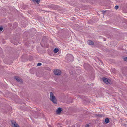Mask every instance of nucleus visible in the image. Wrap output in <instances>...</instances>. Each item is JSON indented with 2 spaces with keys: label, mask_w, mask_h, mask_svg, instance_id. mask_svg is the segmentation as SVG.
<instances>
[{
  "label": "nucleus",
  "mask_w": 127,
  "mask_h": 127,
  "mask_svg": "<svg viewBox=\"0 0 127 127\" xmlns=\"http://www.w3.org/2000/svg\"><path fill=\"white\" fill-rule=\"evenodd\" d=\"M66 59L68 61L72 62L73 60V57L72 55L69 54L67 55L66 57Z\"/></svg>",
  "instance_id": "nucleus-1"
},
{
  "label": "nucleus",
  "mask_w": 127,
  "mask_h": 127,
  "mask_svg": "<svg viewBox=\"0 0 127 127\" xmlns=\"http://www.w3.org/2000/svg\"><path fill=\"white\" fill-rule=\"evenodd\" d=\"M50 99L54 103H56V98L54 95L53 93L52 92H50Z\"/></svg>",
  "instance_id": "nucleus-2"
},
{
  "label": "nucleus",
  "mask_w": 127,
  "mask_h": 127,
  "mask_svg": "<svg viewBox=\"0 0 127 127\" xmlns=\"http://www.w3.org/2000/svg\"><path fill=\"white\" fill-rule=\"evenodd\" d=\"M12 126L13 127H20L18 124L14 121H11Z\"/></svg>",
  "instance_id": "nucleus-3"
},
{
  "label": "nucleus",
  "mask_w": 127,
  "mask_h": 127,
  "mask_svg": "<svg viewBox=\"0 0 127 127\" xmlns=\"http://www.w3.org/2000/svg\"><path fill=\"white\" fill-rule=\"evenodd\" d=\"M54 73L55 74L58 75H60L61 74V72L60 70L58 69L55 70Z\"/></svg>",
  "instance_id": "nucleus-4"
},
{
  "label": "nucleus",
  "mask_w": 127,
  "mask_h": 127,
  "mask_svg": "<svg viewBox=\"0 0 127 127\" xmlns=\"http://www.w3.org/2000/svg\"><path fill=\"white\" fill-rule=\"evenodd\" d=\"M103 80L104 82L106 84H108L110 83L109 80L107 78H103Z\"/></svg>",
  "instance_id": "nucleus-5"
},
{
  "label": "nucleus",
  "mask_w": 127,
  "mask_h": 127,
  "mask_svg": "<svg viewBox=\"0 0 127 127\" xmlns=\"http://www.w3.org/2000/svg\"><path fill=\"white\" fill-rule=\"evenodd\" d=\"M15 78L16 80L18 82H21L22 81V79H20L18 77L15 76Z\"/></svg>",
  "instance_id": "nucleus-6"
},
{
  "label": "nucleus",
  "mask_w": 127,
  "mask_h": 127,
  "mask_svg": "<svg viewBox=\"0 0 127 127\" xmlns=\"http://www.w3.org/2000/svg\"><path fill=\"white\" fill-rule=\"evenodd\" d=\"M62 110V108L60 107H59L58 109L57 110L56 112L57 114H59L61 113Z\"/></svg>",
  "instance_id": "nucleus-7"
},
{
  "label": "nucleus",
  "mask_w": 127,
  "mask_h": 127,
  "mask_svg": "<svg viewBox=\"0 0 127 127\" xmlns=\"http://www.w3.org/2000/svg\"><path fill=\"white\" fill-rule=\"evenodd\" d=\"M87 43L88 44L90 45H93L94 44V43L93 41L90 40L88 41Z\"/></svg>",
  "instance_id": "nucleus-8"
},
{
  "label": "nucleus",
  "mask_w": 127,
  "mask_h": 127,
  "mask_svg": "<svg viewBox=\"0 0 127 127\" xmlns=\"http://www.w3.org/2000/svg\"><path fill=\"white\" fill-rule=\"evenodd\" d=\"M34 69L33 68L31 69L30 70V73L32 74H33L34 73Z\"/></svg>",
  "instance_id": "nucleus-9"
},
{
  "label": "nucleus",
  "mask_w": 127,
  "mask_h": 127,
  "mask_svg": "<svg viewBox=\"0 0 127 127\" xmlns=\"http://www.w3.org/2000/svg\"><path fill=\"white\" fill-rule=\"evenodd\" d=\"M105 122L107 124L109 122V119L108 118H106L105 120Z\"/></svg>",
  "instance_id": "nucleus-10"
},
{
  "label": "nucleus",
  "mask_w": 127,
  "mask_h": 127,
  "mask_svg": "<svg viewBox=\"0 0 127 127\" xmlns=\"http://www.w3.org/2000/svg\"><path fill=\"white\" fill-rule=\"evenodd\" d=\"M59 51V49L57 48H56L54 50V52L55 53H57Z\"/></svg>",
  "instance_id": "nucleus-11"
},
{
  "label": "nucleus",
  "mask_w": 127,
  "mask_h": 127,
  "mask_svg": "<svg viewBox=\"0 0 127 127\" xmlns=\"http://www.w3.org/2000/svg\"><path fill=\"white\" fill-rule=\"evenodd\" d=\"M32 0L33 1V2H34V1H36V3L38 4H39L40 1V0Z\"/></svg>",
  "instance_id": "nucleus-12"
},
{
  "label": "nucleus",
  "mask_w": 127,
  "mask_h": 127,
  "mask_svg": "<svg viewBox=\"0 0 127 127\" xmlns=\"http://www.w3.org/2000/svg\"><path fill=\"white\" fill-rule=\"evenodd\" d=\"M96 116L98 117H101L102 116V115L101 114H96Z\"/></svg>",
  "instance_id": "nucleus-13"
},
{
  "label": "nucleus",
  "mask_w": 127,
  "mask_h": 127,
  "mask_svg": "<svg viewBox=\"0 0 127 127\" xmlns=\"http://www.w3.org/2000/svg\"><path fill=\"white\" fill-rule=\"evenodd\" d=\"M119 8V6L118 5H116L115 7V9L116 10H117Z\"/></svg>",
  "instance_id": "nucleus-14"
},
{
  "label": "nucleus",
  "mask_w": 127,
  "mask_h": 127,
  "mask_svg": "<svg viewBox=\"0 0 127 127\" xmlns=\"http://www.w3.org/2000/svg\"><path fill=\"white\" fill-rule=\"evenodd\" d=\"M3 28L2 27H0V32L2 31L3 29Z\"/></svg>",
  "instance_id": "nucleus-15"
},
{
  "label": "nucleus",
  "mask_w": 127,
  "mask_h": 127,
  "mask_svg": "<svg viewBox=\"0 0 127 127\" xmlns=\"http://www.w3.org/2000/svg\"><path fill=\"white\" fill-rule=\"evenodd\" d=\"M42 64L40 63H38L37 64V66H39L40 65H41Z\"/></svg>",
  "instance_id": "nucleus-16"
},
{
  "label": "nucleus",
  "mask_w": 127,
  "mask_h": 127,
  "mask_svg": "<svg viewBox=\"0 0 127 127\" xmlns=\"http://www.w3.org/2000/svg\"><path fill=\"white\" fill-rule=\"evenodd\" d=\"M124 60L125 61H127V57H126L125 58Z\"/></svg>",
  "instance_id": "nucleus-17"
},
{
  "label": "nucleus",
  "mask_w": 127,
  "mask_h": 127,
  "mask_svg": "<svg viewBox=\"0 0 127 127\" xmlns=\"http://www.w3.org/2000/svg\"><path fill=\"white\" fill-rule=\"evenodd\" d=\"M89 125L88 124H87L86 125V127H89Z\"/></svg>",
  "instance_id": "nucleus-18"
},
{
  "label": "nucleus",
  "mask_w": 127,
  "mask_h": 127,
  "mask_svg": "<svg viewBox=\"0 0 127 127\" xmlns=\"http://www.w3.org/2000/svg\"><path fill=\"white\" fill-rule=\"evenodd\" d=\"M115 70V69L114 68H112V70Z\"/></svg>",
  "instance_id": "nucleus-19"
},
{
  "label": "nucleus",
  "mask_w": 127,
  "mask_h": 127,
  "mask_svg": "<svg viewBox=\"0 0 127 127\" xmlns=\"http://www.w3.org/2000/svg\"><path fill=\"white\" fill-rule=\"evenodd\" d=\"M14 45H17V44L16 43H14Z\"/></svg>",
  "instance_id": "nucleus-20"
},
{
  "label": "nucleus",
  "mask_w": 127,
  "mask_h": 127,
  "mask_svg": "<svg viewBox=\"0 0 127 127\" xmlns=\"http://www.w3.org/2000/svg\"><path fill=\"white\" fill-rule=\"evenodd\" d=\"M76 125H75V126H73L72 127H75V126Z\"/></svg>",
  "instance_id": "nucleus-21"
},
{
  "label": "nucleus",
  "mask_w": 127,
  "mask_h": 127,
  "mask_svg": "<svg viewBox=\"0 0 127 127\" xmlns=\"http://www.w3.org/2000/svg\"><path fill=\"white\" fill-rule=\"evenodd\" d=\"M113 73H114L115 72L114 71H113Z\"/></svg>",
  "instance_id": "nucleus-22"
},
{
  "label": "nucleus",
  "mask_w": 127,
  "mask_h": 127,
  "mask_svg": "<svg viewBox=\"0 0 127 127\" xmlns=\"http://www.w3.org/2000/svg\"><path fill=\"white\" fill-rule=\"evenodd\" d=\"M126 127H127V125L126 126Z\"/></svg>",
  "instance_id": "nucleus-23"
}]
</instances>
